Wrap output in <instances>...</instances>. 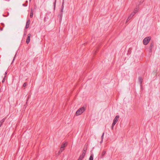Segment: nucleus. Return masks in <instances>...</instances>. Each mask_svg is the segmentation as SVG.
I'll list each match as a JSON object with an SVG mask.
<instances>
[{
  "mask_svg": "<svg viewBox=\"0 0 160 160\" xmlns=\"http://www.w3.org/2000/svg\"><path fill=\"white\" fill-rule=\"evenodd\" d=\"M87 149V145H85L84 146V147L83 149L82 152H84L85 153H86V152Z\"/></svg>",
  "mask_w": 160,
  "mask_h": 160,
  "instance_id": "9",
  "label": "nucleus"
},
{
  "mask_svg": "<svg viewBox=\"0 0 160 160\" xmlns=\"http://www.w3.org/2000/svg\"><path fill=\"white\" fill-rule=\"evenodd\" d=\"M138 80L140 82L141 86H142V83L143 81V79L141 77H139L138 78Z\"/></svg>",
  "mask_w": 160,
  "mask_h": 160,
  "instance_id": "7",
  "label": "nucleus"
},
{
  "mask_svg": "<svg viewBox=\"0 0 160 160\" xmlns=\"http://www.w3.org/2000/svg\"><path fill=\"white\" fill-rule=\"evenodd\" d=\"M130 20L129 19H128V18L127 19V20H126V23H127Z\"/></svg>",
  "mask_w": 160,
  "mask_h": 160,
  "instance_id": "34",
  "label": "nucleus"
},
{
  "mask_svg": "<svg viewBox=\"0 0 160 160\" xmlns=\"http://www.w3.org/2000/svg\"><path fill=\"white\" fill-rule=\"evenodd\" d=\"M0 30H2V29H1H1H0Z\"/></svg>",
  "mask_w": 160,
  "mask_h": 160,
  "instance_id": "39",
  "label": "nucleus"
},
{
  "mask_svg": "<svg viewBox=\"0 0 160 160\" xmlns=\"http://www.w3.org/2000/svg\"><path fill=\"white\" fill-rule=\"evenodd\" d=\"M62 152V151H60V150H59V151H58V155H59Z\"/></svg>",
  "mask_w": 160,
  "mask_h": 160,
  "instance_id": "28",
  "label": "nucleus"
},
{
  "mask_svg": "<svg viewBox=\"0 0 160 160\" xmlns=\"http://www.w3.org/2000/svg\"><path fill=\"white\" fill-rule=\"evenodd\" d=\"M86 110L85 108L82 107L79 108L76 112L75 115L78 116L82 114Z\"/></svg>",
  "mask_w": 160,
  "mask_h": 160,
  "instance_id": "1",
  "label": "nucleus"
},
{
  "mask_svg": "<svg viewBox=\"0 0 160 160\" xmlns=\"http://www.w3.org/2000/svg\"><path fill=\"white\" fill-rule=\"evenodd\" d=\"M154 47V42H152L151 43L150 46L148 48V49L149 50V52H152V49Z\"/></svg>",
  "mask_w": 160,
  "mask_h": 160,
  "instance_id": "3",
  "label": "nucleus"
},
{
  "mask_svg": "<svg viewBox=\"0 0 160 160\" xmlns=\"http://www.w3.org/2000/svg\"><path fill=\"white\" fill-rule=\"evenodd\" d=\"M30 22V20L29 19H28L26 22L25 29H28L29 28Z\"/></svg>",
  "mask_w": 160,
  "mask_h": 160,
  "instance_id": "5",
  "label": "nucleus"
},
{
  "mask_svg": "<svg viewBox=\"0 0 160 160\" xmlns=\"http://www.w3.org/2000/svg\"><path fill=\"white\" fill-rule=\"evenodd\" d=\"M64 149V148H60V151H62V152Z\"/></svg>",
  "mask_w": 160,
  "mask_h": 160,
  "instance_id": "30",
  "label": "nucleus"
},
{
  "mask_svg": "<svg viewBox=\"0 0 160 160\" xmlns=\"http://www.w3.org/2000/svg\"><path fill=\"white\" fill-rule=\"evenodd\" d=\"M31 36V35L30 33H29L28 35V37L26 41V43L28 44L29 43L30 41V37Z\"/></svg>",
  "mask_w": 160,
  "mask_h": 160,
  "instance_id": "4",
  "label": "nucleus"
},
{
  "mask_svg": "<svg viewBox=\"0 0 160 160\" xmlns=\"http://www.w3.org/2000/svg\"><path fill=\"white\" fill-rule=\"evenodd\" d=\"M65 143H64L62 144V145H61V148H64L65 147Z\"/></svg>",
  "mask_w": 160,
  "mask_h": 160,
  "instance_id": "14",
  "label": "nucleus"
},
{
  "mask_svg": "<svg viewBox=\"0 0 160 160\" xmlns=\"http://www.w3.org/2000/svg\"><path fill=\"white\" fill-rule=\"evenodd\" d=\"M56 0H55V2H54L53 3V4H54V10H55V9L56 4Z\"/></svg>",
  "mask_w": 160,
  "mask_h": 160,
  "instance_id": "18",
  "label": "nucleus"
},
{
  "mask_svg": "<svg viewBox=\"0 0 160 160\" xmlns=\"http://www.w3.org/2000/svg\"><path fill=\"white\" fill-rule=\"evenodd\" d=\"M96 53V51H95V52H94V54H95Z\"/></svg>",
  "mask_w": 160,
  "mask_h": 160,
  "instance_id": "40",
  "label": "nucleus"
},
{
  "mask_svg": "<svg viewBox=\"0 0 160 160\" xmlns=\"http://www.w3.org/2000/svg\"><path fill=\"white\" fill-rule=\"evenodd\" d=\"M22 5H23V6H24V7H26V6H27V4H22Z\"/></svg>",
  "mask_w": 160,
  "mask_h": 160,
  "instance_id": "32",
  "label": "nucleus"
},
{
  "mask_svg": "<svg viewBox=\"0 0 160 160\" xmlns=\"http://www.w3.org/2000/svg\"><path fill=\"white\" fill-rule=\"evenodd\" d=\"M85 154H86V153H85L84 152H82V154L81 155L84 157L85 155Z\"/></svg>",
  "mask_w": 160,
  "mask_h": 160,
  "instance_id": "25",
  "label": "nucleus"
},
{
  "mask_svg": "<svg viewBox=\"0 0 160 160\" xmlns=\"http://www.w3.org/2000/svg\"><path fill=\"white\" fill-rule=\"evenodd\" d=\"M6 77V76H5L2 80V82L3 83L5 82V78Z\"/></svg>",
  "mask_w": 160,
  "mask_h": 160,
  "instance_id": "22",
  "label": "nucleus"
},
{
  "mask_svg": "<svg viewBox=\"0 0 160 160\" xmlns=\"http://www.w3.org/2000/svg\"><path fill=\"white\" fill-rule=\"evenodd\" d=\"M136 13V12H132L130 15H131L133 17L134 16L135 14Z\"/></svg>",
  "mask_w": 160,
  "mask_h": 160,
  "instance_id": "20",
  "label": "nucleus"
},
{
  "mask_svg": "<svg viewBox=\"0 0 160 160\" xmlns=\"http://www.w3.org/2000/svg\"><path fill=\"white\" fill-rule=\"evenodd\" d=\"M83 158H84V157L81 156V155H80L78 159H80L81 160H82Z\"/></svg>",
  "mask_w": 160,
  "mask_h": 160,
  "instance_id": "21",
  "label": "nucleus"
},
{
  "mask_svg": "<svg viewBox=\"0 0 160 160\" xmlns=\"http://www.w3.org/2000/svg\"><path fill=\"white\" fill-rule=\"evenodd\" d=\"M7 74V72H5V76H6Z\"/></svg>",
  "mask_w": 160,
  "mask_h": 160,
  "instance_id": "37",
  "label": "nucleus"
},
{
  "mask_svg": "<svg viewBox=\"0 0 160 160\" xmlns=\"http://www.w3.org/2000/svg\"><path fill=\"white\" fill-rule=\"evenodd\" d=\"M119 118V116L118 115L116 116L115 118H114L113 122H116V123L118 121Z\"/></svg>",
  "mask_w": 160,
  "mask_h": 160,
  "instance_id": "6",
  "label": "nucleus"
},
{
  "mask_svg": "<svg viewBox=\"0 0 160 160\" xmlns=\"http://www.w3.org/2000/svg\"><path fill=\"white\" fill-rule=\"evenodd\" d=\"M106 152L105 151H103L102 153V154L100 156V158H102L106 154Z\"/></svg>",
  "mask_w": 160,
  "mask_h": 160,
  "instance_id": "8",
  "label": "nucleus"
},
{
  "mask_svg": "<svg viewBox=\"0 0 160 160\" xmlns=\"http://www.w3.org/2000/svg\"><path fill=\"white\" fill-rule=\"evenodd\" d=\"M151 38L150 37H148L145 38L143 40V43L144 45H147L151 40Z\"/></svg>",
  "mask_w": 160,
  "mask_h": 160,
  "instance_id": "2",
  "label": "nucleus"
},
{
  "mask_svg": "<svg viewBox=\"0 0 160 160\" xmlns=\"http://www.w3.org/2000/svg\"><path fill=\"white\" fill-rule=\"evenodd\" d=\"M27 85V82H25L24 83V84L23 85V87H25Z\"/></svg>",
  "mask_w": 160,
  "mask_h": 160,
  "instance_id": "23",
  "label": "nucleus"
},
{
  "mask_svg": "<svg viewBox=\"0 0 160 160\" xmlns=\"http://www.w3.org/2000/svg\"><path fill=\"white\" fill-rule=\"evenodd\" d=\"M114 127V126H113L112 125L111 129L112 130L113 129Z\"/></svg>",
  "mask_w": 160,
  "mask_h": 160,
  "instance_id": "33",
  "label": "nucleus"
},
{
  "mask_svg": "<svg viewBox=\"0 0 160 160\" xmlns=\"http://www.w3.org/2000/svg\"><path fill=\"white\" fill-rule=\"evenodd\" d=\"M78 160H81L79 159H78Z\"/></svg>",
  "mask_w": 160,
  "mask_h": 160,
  "instance_id": "41",
  "label": "nucleus"
},
{
  "mask_svg": "<svg viewBox=\"0 0 160 160\" xmlns=\"http://www.w3.org/2000/svg\"><path fill=\"white\" fill-rule=\"evenodd\" d=\"M28 101V99H27V102H26V103L25 105H24V108H26L27 106V101Z\"/></svg>",
  "mask_w": 160,
  "mask_h": 160,
  "instance_id": "24",
  "label": "nucleus"
},
{
  "mask_svg": "<svg viewBox=\"0 0 160 160\" xmlns=\"http://www.w3.org/2000/svg\"><path fill=\"white\" fill-rule=\"evenodd\" d=\"M93 155L92 154L90 156L89 160H93Z\"/></svg>",
  "mask_w": 160,
  "mask_h": 160,
  "instance_id": "11",
  "label": "nucleus"
},
{
  "mask_svg": "<svg viewBox=\"0 0 160 160\" xmlns=\"http://www.w3.org/2000/svg\"><path fill=\"white\" fill-rule=\"evenodd\" d=\"M47 18L46 17H45L44 18V22H46L47 21Z\"/></svg>",
  "mask_w": 160,
  "mask_h": 160,
  "instance_id": "29",
  "label": "nucleus"
},
{
  "mask_svg": "<svg viewBox=\"0 0 160 160\" xmlns=\"http://www.w3.org/2000/svg\"><path fill=\"white\" fill-rule=\"evenodd\" d=\"M62 15L63 14H60V22H61L62 17Z\"/></svg>",
  "mask_w": 160,
  "mask_h": 160,
  "instance_id": "16",
  "label": "nucleus"
},
{
  "mask_svg": "<svg viewBox=\"0 0 160 160\" xmlns=\"http://www.w3.org/2000/svg\"><path fill=\"white\" fill-rule=\"evenodd\" d=\"M64 0H63L62 2V6H61V8H64Z\"/></svg>",
  "mask_w": 160,
  "mask_h": 160,
  "instance_id": "19",
  "label": "nucleus"
},
{
  "mask_svg": "<svg viewBox=\"0 0 160 160\" xmlns=\"http://www.w3.org/2000/svg\"><path fill=\"white\" fill-rule=\"evenodd\" d=\"M104 134V132H103L101 136V139H103Z\"/></svg>",
  "mask_w": 160,
  "mask_h": 160,
  "instance_id": "26",
  "label": "nucleus"
},
{
  "mask_svg": "<svg viewBox=\"0 0 160 160\" xmlns=\"http://www.w3.org/2000/svg\"><path fill=\"white\" fill-rule=\"evenodd\" d=\"M64 8H61L60 10V14H63V10Z\"/></svg>",
  "mask_w": 160,
  "mask_h": 160,
  "instance_id": "15",
  "label": "nucleus"
},
{
  "mask_svg": "<svg viewBox=\"0 0 160 160\" xmlns=\"http://www.w3.org/2000/svg\"><path fill=\"white\" fill-rule=\"evenodd\" d=\"M137 12V10H134V11L133 12Z\"/></svg>",
  "mask_w": 160,
  "mask_h": 160,
  "instance_id": "36",
  "label": "nucleus"
},
{
  "mask_svg": "<svg viewBox=\"0 0 160 160\" xmlns=\"http://www.w3.org/2000/svg\"><path fill=\"white\" fill-rule=\"evenodd\" d=\"M116 124V122H113V123L112 124V125L113 126H114V125H115Z\"/></svg>",
  "mask_w": 160,
  "mask_h": 160,
  "instance_id": "31",
  "label": "nucleus"
},
{
  "mask_svg": "<svg viewBox=\"0 0 160 160\" xmlns=\"http://www.w3.org/2000/svg\"><path fill=\"white\" fill-rule=\"evenodd\" d=\"M103 140V139H101V142H100V143H102V142Z\"/></svg>",
  "mask_w": 160,
  "mask_h": 160,
  "instance_id": "35",
  "label": "nucleus"
},
{
  "mask_svg": "<svg viewBox=\"0 0 160 160\" xmlns=\"http://www.w3.org/2000/svg\"><path fill=\"white\" fill-rule=\"evenodd\" d=\"M33 11L32 9V8L31 10V11L30 17L31 18H32L33 17Z\"/></svg>",
  "mask_w": 160,
  "mask_h": 160,
  "instance_id": "10",
  "label": "nucleus"
},
{
  "mask_svg": "<svg viewBox=\"0 0 160 160\" xmlns=\"http://www.w3.org/2000/svg\"><path fill=\"white\" fill-rule=\"evenodd\" d=\"M28 2V1H26V2Z\"/></svg>",
  "mask_w": 160,
  "mask_h": 160,
  "instance_id": "42",
  "label": "nucleus"
},
{
  "mask_svg": "<svg viewBox=\"0 0 160 160\" xmlns=\"http://www.w3.org/2000/svg\"><path fill=\"white\" fill-rule=\"evenodd\" d=\"M132 16L131 15H130L128 17V19L130 20L132 18Z\"/></svg>",
  "mask_w": 160,
  "mask_h": 160,
  "instance_id": "27",
  "label": "nucleus"
},
{
  "mask_svg": "<svg viewBox=\"0 0 160 160\" xmlns=\"http://www.w3.org/2000/svg\"><path fill=\"white\" fill-rule=\"evenodd\" d=\"M144 0H140L139 3L138 4V6L141 4L142 3L144 2Z\"/></svg>",
  "mask_w": 160,
  "mask_h": 160,
  "instance_id": "17",
  "label": "nucleus"
},
{
  "mask_svg": "<svg viewBox=\"0 0 160 160\" xmlns=\"http://www.w3.org/2000/svg\"><path fill=\"white\" fill-rule=\"evenodd\" d=\"M31 1V0H29V1Z\"/></svg>",
  "mask_w": 160,
  "mask_h": 160,
  "instance_id": "43",
  "label": "nucleus"
},
{
  "mask_svg": "<svg viewBox=\"0 0 160 160\" xmlns=\"http://www.w3.org/2000/svg\"><path fill=\"white\" fill-rule=\"evenodd\" d=\"M26 35V34L25 33H24V35H23V36H25Z\"/></svg>",
  "mask_w": 160,
  "mask_h": 160,
  "instance_id": "38",
  "label": "nucleus"
},
{
  "mask_svg": "<svg viewBox=\"0 0 160 160\" xmlns=\"http://www.w3.org/2000/svg\"><path fill=\"white\" fill-rule=\"evenodd\" d=\"M5 119L4 118L0 121V123L2 125L3 122L5 121Z\"/></svg>",
  "mask_w": 160,
  "mask_h": 160,
  "instance_id": "12",
  "label": "nucleus"
},
{
  "mask_svg": "<svg viewBox=\"0 0 160 160\" xmlns=\"http://www.w3.org/2000/svg\"><path fill=\"white\" fill-rule=\"evenodd\" d=\"M17 53H18V52H17V51L16 52V54H15L14 58H13V60H12V63L14 61L15 58L17 56Z\"/></svg>",
  "mask_w": 160,
  "mask_h": 160,
  "instance_id": "13",
  "label": "nucleus"
}]
</instances>
